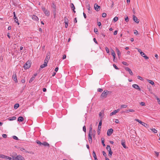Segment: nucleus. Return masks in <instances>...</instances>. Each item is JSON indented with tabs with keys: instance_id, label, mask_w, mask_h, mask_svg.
<instances>
[{
	"instance_id": "nucleus-42",
	"label": "nucleus",
	"mask_w": 160,
	"mask_h": 160,
	"mask_svg": "<svg viewBox=\"0 0 160 160\" xmlns=\"http://www.w3.org/2000/svg\"><path fill=\"white\" fill-rule=\"evenodd\" d=\"M92 155H93V157L94 158H96V157H97L96 154V153H95V151H93Z\"/></svg>"
},
{
	"instance_id": "nucleus-37",
	"label": "nucleus",
	"mask_w": 160,
	"mask_h": 160,
	"mask_svg": "<svg viewBox=\"0 0 160 160\" xmlns=\"http://www.w3.org/2000/svg\"><path fill=\"white\" fill-rule=\"evenodd\" d=\"M5 158L6 159H8L9 160H14L13 159H12L11 158L9 157L8 156H6L5 157Z\"/></svg>"
},
{
	"instance_id": "nucleus-46",
	"label": "nucleus",
	"mask_w": 160,
	"mask_h": 160,
	"mask_svg": "<svg viewBox=\"0 0 160 160\" xmlns=\"http://www.w3.org/2000/svg\"><path fill=\"white\" fill-rule=\"evenodd\" d=\"M89 133H91V134H92V128L90 127L89 128Z\"/></svg>"
},
{
	"instance_id": "nucleus-10",
	"label": "nucleus",
	"mask_w": 160,
	"mask_h": 160,
	"mask_svg": "<svg viewBox=\"0 0 160 160\" xmlns=\"http://www.w3.org/2000/svg\"><path fill=\"white\" fill-rule=\"evenodd\" d=\"M125 70L128 72L131 75H133V73L131 70V69L128 67H125Z\"/></svg>"
},
{
	"instance_id": "nucleus-41",
	"label": "nucleus",
	"mask_w": 160,
	"mask_h": 160,
	"mask_svg": "<svg viewBox=\"0 0 160 160\" xmlns=\"http://www.w3.org/2000/svg\"><path fill=\"white\" fill-rule=\"evenodd\" d=\"M94 31L95 33L96 34H97V33L98 32V30L96 28H94Z\"/></svg>"
},
{
	"instance_id": "nucleus-54",
	"label": "nucleus",
	"mask_w": 160,
	"mask_h": 160,
	"mask_svg": "<svg viewBox=\"0 0 160 160\" xmlns=\"http://www.w3.org/2000/svg\"><path fill=\"white\" fill-rule=\"evenodd\" d=\"M138 79H139L140 80H142V81L143 80V79L142 78L139 76H138Z\"/></svg>"
},
{
	"instance_id": "nucleus-56",
	"label": "nucleus",
	"mask_w": 160,
	"mask_h": 160,
	"mask_svg": "<svg viewBox=\"0 0 160 160\" xmlns=\"http://www.w3.org/2000/svg\"><path fill=\"white\" fill-rule=\"evenodd\" d=\"M125 21L127 22H128V21L129 20L128 17H127L126 18H125Z\"/></svg>"
},
{
	"instance_id": "nucleus-44",
	"label": "nucleus",
	"mask_w": 160,
	"mask_h": 160,
	"mask_svg": "<svg viewBox=\"0 0 160 160\" xmlns=\"http://www.w3.org/2000/svg\"><path fill=\"white\" fill-rule=\"evenodd\" d=\"M140 104L142 106H145V103L144 102H141L140 103Z\"/></svg>"
},
{
	"instance_id": "nucleus-43",
	"label": "nucleus",
	"mask_w": 160,
	"mask_h": 160,
	"mask_svg": "<svg viewBox=\"0 0 160 160\" xmlns=\"http://www.w3.org/2000/svg\"><path fill=\"white\" fill-rule=\"evenodd\" d=\"M107 14L105 13H103L102 14V16L103 18H105L106 17Z\"/></svg>"
},
{
	"instance_id": "nucleus-45",
	"label": "nucleus",
	"mask_w": 160,
	"mask_h": 160,
	"mask_svg": "<svg viewBox=\"0 0 160 160\" xmlns=\"http://www.w3.org/2000/svg\"><path fill=\"white\" fill-rule=\"evenodd\" d=\"M122 63L123 64L126 66H128V64L127 63V62H122Z\"/></svg>"
},
{
	"instance_id": "nucleus-50",
	"label": "nucleus",
	"mask_w": 160,
	"mask_h": 160,
	"mask_svg": "<svg viewBox=\"0 0 160 160\" xmlns=\"http://www.w3.org/2000/svg\"><path fill=\"white\" fill-rule=\"evenodd\" d=\"M102 153L103 154V155L106 157L107 154L106 153V152L104 151H102Z\"/></svg>"
},
{
	"instance_id": "nucleus-59",
	"label": "nucleus",
	"mask_w": 160,
	"mask_h": 160,
	"mask_svg": "<svg viewBox=\"0 0 160 160\" xmlns=\"http://www.w3.org/2000/svg\"><path fill=\"white\" fill-rule=\"evenodd\" d=\"M115 122L116 123H118L119 121L118 119H116L115 120Z\"/></svg>"
},
{
	"instance_id": "nucleus-27",
	"label": "nucleus",
	"mask_w": 160,
	"mask_h": 160,
	"mask_svg": "<svg viewBox=\"0 0 160 160\" xmlns=\"http://www.w3.org/2000/svg\"><path fill=\"white\" fill-rule=\"evenodd\" d=\"M70 7L72 10V9H75L74 4L72 3L71 4Z\"/></svg>"
},
{
	"instance_id": "nucleus-5",
	"label": "nucleus",
	"mask_w": 160,
	"mask_h": 160,
	"mask_svg": "<svg viewBox=\"0 0 160 160\" xmlns=\"http://www.w3.org/2000/svg\"><path fill=\"white\" fill-rule=\"evenodd\" d=\"M15 160H25L24 158L22 156L19 155L15 158Z\"/></svg>"
},
{
	"instance_id": "nucleus-20",
	"label": "nucleus",
	"mask_w": 160,
	"mask_h": 160,
	"mask_svg": "<svg viewBox=\"0 0 160 160\" xmlns=\"http://www.w3.org/2000/svg\"><path fill=\"white\" fill-rule=\"evenodd\" d=\"M116 51H117V53L118 55V57L119 58L120 56L121 55V52L119 49L118 48H116Z\"/></svg>"
},
{
	"instance_id": "nucleus-21",
	"label": "nucleus",
	"mask_w": 160,
	"mask_h": 160,
	"mask_svg": "<svg viewBox=\"0 0 160 160\" xmlns=\"http://www.w3.org/2000/svg\"><path fill=\"white\" fill-rule=\"evenodd\" d=\"M24 118L23 117L20 116L18 118V121L19 122H22L23 121Z\"/></svg>"
},
{
	"instance_id": "nucleus-24",
	"label": "nucleus",
	"mask_w": 160,
	"mask_h": 160,
	"mask_svg": "<svg viewBox=\"0 0 160 160\" xmlns=\"http://www.w3.org/2000/svg\"><path fill=\"white\" fill-rule=\"evenodd\" d=\"M135 112V110L133 109H129L126 110V112L127 113H128L129 112Z\"/></svg>"
},
{
	"instance_id": "nucleus-8",
	"label": "nucleus",
	"mask_w": 160,
	"mask_h": 160,
	"mask_svg": "<svg viewBox=\"0 0 160 160\" xmlns=\"http://www.w3.org/2000/svg\"><path fill=\"white\" fill-rule=\"evenodd\" d=\"M94 8L97 11H98L100 9V6H98L97 4L95 3L94 4Z\"/></svg>"
},
{
	"instance_id": "nucleus-23",
	"label": "nucleus",
	"mask_w": 160,
	"mask_h": 160,
	"mask_svg": "<svg viewBox=\"0 0 160 160\" xmlns=\"http://www.w3.org/2000/svg\"><path fill=\"white\" fill-rule=\"evenodd\" d=\"M121 144L123 146V147L125 148H126L127 147L125 145V142L124 141H122Z\"/></svg>"
},
{
	"instance_id": "nucleus-28",
	"label": "nucleus",
	"mask_w": 160,
	"mask_h": 160,
	"mask_svg": "<svg viewBox=\"0 0 160 160\" xmlns=\"http://www.w3.org/2000/svg\"><path fill=\"white\" fill-rule=\"evenodd\" d=\"M19 104L18 103L15 104L14 106V109H17L19 107Z\"/></svg>"
},
{
	"instance_id": "nucleus-19",
	"label": "nucleus",
	"mask_w": 160,
	"mask_h": 160,
	"mask_svg": "<svg viewBox=\"0 0 160 160\" xmlns=\"http://www.w3.org/2000/svg\"><path fill=\"white\" fill-rule=\"evenodd\" d=\"M42 145H43L44 146H47L48 147H49V144L46 142H44L43 143H42Z\"/></svg>"
},
{
	"instance_id": "nucleus-16",
	"label": "nucleus",
	"mask_w": 160,
	"mask_h": 160,
	"mask_svg": "<svg viewBox=\"0 0 160 160\" xmlns=\"http://www.w3.org/2000/svg\"><path fill=\"white\" fill-rule=\"evenodd\" d=\"M119 110H120L119 109H118L117 110H114L113 112H112L110 113V116H111L113 115L116 114V113H117L118 112Z\"/></svg>"
},
{
	"instance_id": "nucleus-38",
	"label": "nucleus",
	"mask_w": 160,
	"mask_h": 160,
	"mask_svg": "<svg viewBox=\"0 0 160 160\" xmlns=\"http://www.w3.org/2000/svg\"><path fill=\"white\" fill-rule=\"evenodd\" d=\"M155 96L156 98L158 100V103L159 104H160V99L155 95Z\"/></svg>"
},
{
	"instance_id": "nucleus-11",
	"label": "nucleus",
	"mask_w": 160,
	"mask_h": 160,
	"mask_svg": "<svg viewBox=\"0 0 160 160\" xmlns=\"http://www.w3.org/2000/svg\"><path fill=\"white\" fill-rule=\"evenodd\" d=\"M12 79L14 80L15 82H18V80L17 79V76L16 74H13L12 76Z\"/></svg>"
},
{
	"instance_id": "nucleus-29",
	"label": "nucleus",
	"mask_w": 160,
	"mask_h": 160,
	"mask_svg": "<svg viewBox=\"0 0 160 160\" xmlns=\"http://www.w3.org/2000/svg\"><path fill=\"white\" fill-rule=\"evenodd\" d=\"M143 126H144L145 127L148 128L149 127V125L144 122L142 124Z\"/></svg>"
},
{
	"instance_id": "nucleus-53",
	"label": "nucleus",
	"mask_w": 160,
	"mask_h": 160,
	"mask_svg": "<svg viewBox=\"0 0 160 160\" xmlns=\"http://www.w3.org/2000/svg\"><path fill=\"white\" fill-rule=\"evenodd\" d=\"M106 51L107 53H109V49L108 48L106 47Z\"/></svg>"
},
{
	"instance_id": "nucleus-13",
	"label": "nucleus",
	"mask_w": 160,
	"mask_h": 160,
	"mask_svg": "<svg viewBox=\"0 0 160 160\" xmlns=\"http://www.w3.org/2000/svg\"><path fill=\"white\" fill-rule=\"evenodd\" d=\"M141 55L143 57H144V58L145 59H148L149 58L147 56H146L145 55V53H144L143 52H141Z\"/></svg>"
},
{
	"instance_id": "nucleus-58",
	"label": "nucleus",
	"mask_w": 160,
	"mask_h": 160,
	"mask_svg": "<svg viewBox=\"0 0 160 160\" xmlns=\"http://www.w3.org/2000/svg\"><path fill=\"white\" fill-rule=\"evenodd\" d=\"M21 82L22 83H24L25 82V79H22L21 80Z\"/></svg>"
},
{
	"instance_id": "nucleus-17",
	"label": "nucleus",
	"mask_w": 160,
	"mask_h": 160,
	"mask_svg": "<svg viewBox=\"0 0 160 160\" xmlns=\"http://www.w3.org/2000/svg\"><path fill=\"white\" fill-rule=\"evenodd\" d=\"M32 19L36 21H38V17L36 15H33L32 17Z\"/></svg>"
},
{
	"instance_id": "nucleus-60",
	"label": "nucleus",
	"mask_w": 160,
	"mask_h": 160,
	"mask_svg": "<svg viewBox=\"0 0 160 160\" xmlns=\"http://www.w3.org/2000/svg\"><path fill=\"white\" fill-rule=\"evenodd\" d=\"M98 25L99 27H100V26L101 25V22H98Z\"/></svg>"
},
{
	"instance_id": "nucleus-48",
	"label": "nucleus",
	"mask_w": 160,
	"mask_h": 160,
	"mask_svg": "<svg viewBox=\"0 0 160 160\" xmlns=\"http://www.w3.org/2000/svg\"><path fill=\"white\" fill-rule=\"evenodd\" d=\"M6 156L3 154H0V158H5Z\"/></svg>"
},
{
	"instance_id": "nucleus-2",
	"label": "nucleus",
	"mask_w": 160,
	"mask_h": 160,
	"mask_svg": "<svg viewBox=\"0 0 160 160\" xmlns=\"http://www.w3.org/2000/svg\"><path fill=\"white\" fill-rule=\"evenodd\" d=\"M42 9L43 12H44V14L46 16H48L50 15V12L48 10L46 9V8L43 7H42Z\"/></svg>"
},
{
	"instance_id": "nucleus-63",
	"label": "nucleus",
	"mask_w": 160,
	"mask_h": 160,
	"mask_svg": "<svg viewBox=\"0 0 160 160\" xmlns=\"http://www.w3.org/2000/svg\"><path fill=\"white\" fill-rule=\"evenodd\" d=\"M13 18H14V19H15L16 20H17V18L16 17V15H14V16H13Z\"/></svg>"
},
{
	"instance_id": "nucleus-26",
	"label": "nucleus",
	"mask_w": 160,
	"mask_h": 160,
	"mask_svg": "<svg viewBox=\"0 0 160 160\" xmlns=\"http://www.w3.org/2000/svg\"><path fill=\"white\" fill-rule=\"evenodd\" d=\"M101 141H102V143L103 145V146L104 147L105 146V145L104 144V138H101Z\"/></svg>"
},
{
	"instance_id": "nucleus-32",
	"label": "nucleus",
	"mask_w": 160,
	"mask_h": 160,
	"mask_svg": "<svg viewBox=\"0 0 160 160\" xmlns=\"http://www.w3.org/2000/svg\"><path fill=\"white\" fill-rule=\"evenodd\" d=\"M35 78L33 77V76L32 77L30 78L29 81V82L31 83V82L35 79Z\"/></svg>"
},
{
	"instance_id": "nucleus-12",
	"label": "nucleus",
	"mask_w": 160,
	"mask_h": 160,
	"mask_svg": "<svg viewBox=\"0 0 160 160\" xmlns=\"http://www.w3.org/2000/svg\"><path fill=\"white\" fill-rule=\"evenodd\" d=\"M111 54L113 57V60L114 62L115 59V56H116L115 53L114 52V50H113L111 49Z\"/></svg>"
},
{
	"instance_id": "nucleus-47",
	"label": "nucleus",
	"mask_w": 160,
	"mask_h": 160,
	"mask_svg": "<svg viewBox=\"0 0 160 160\" xmlns=\"http://www.w3.org/2000/svg\"><path fill=\"white\" fill-rule=\"evenodd\" d=\"M12 137H13V138L14 139H15L16 140H18V138L17 137H16V136H13Z\"/></svg>"
},
{
	"instance_id": "nucleus-40",
	"label": "nucleus",
	"mask_w": 160,
	"mask_h": 160,
	"mask_svg": "<svg viewBox=\"0 0 160 160\" xmlns=\"http://www.w3.org/2000/svg\"><path fill=\"white\" fill-rule=\"evenodd\" d=\"M134 33L136 35H137L138 34V31L136 30H134Z\"/></svg>"
},
{
	"instance_id": "nucleus-30",
	"label": "nucleus",
	"mask_w": 160,
	"mask_h": 160,
	"mask_svg": "<svg viewBox=\"0 0 160 160\" xmlns=\"http://www.w3.org/2000/svg\"><path fill=\"white\" fill-rule=\"evenodd\" d=\"M100 119L101 120H100V121H99V124H98V125L99 126H101V125H102V117H101Z\"/></svg>"
},
{
	"instance_id": "nucleus-31",
	"label": "nucleus",
	"mask_w": 160,
	"mask_h": 160,
	"mask_svg": "<svg viewBox=\"0 0 160 160\" xmlns=\"http://www.w3.org/2000/svg\"><path fill=\"white\" fill-rule=\"evenodd\" d=\"M154 133H157V130L155 128L150 129Z\"/></svg>"
},
{
	"instance_id": "nucleus-49",
	"label": "nucleus",
	"mask_w": 160,
	"mask_h": 160,
	"mask_svg": "<svg viewBox=\"0 0 160 160\" xmlns=\"http://www.w3.org/2000/svg\"><path fill=\"white\" fill-rule=\"evenodd\" d=\"M36 142L37 144H39L40 145H42V143L39 141H38V140Z\"/></svg>"
},
{
	"instance_id": "nucleus-22",
	"label": "nucleus",
	"mask_w": 160,
	"mask_h": 160,
	"mask_svg": "<svg viewBox=\"0 0 160 160\" xmlns=\"http://www.w3.org/2000/svg\"><path fill=\"white\" fill-rule=\"evenodd\" d=\"M50 52H48L47 54V56L45 58V59L49 60L50 59Z\"/></svg>"
},
{
	"instance_id": "nucleus-9",
	"label": "nucleus",
	"mask_w": 160,
	"mask_h": 160,
	"mask_svg": "<svg viewBox=\"0 0 160 160\" xmlns=\"http://www.w3.org/2000/svg\"><path fill=\"white\" fill-rule=\"evenodd\" d=\"M133 19L137 23H138L139 22V20L134 15H133Z\"/></svg>"
},
{
	"instance_id": "nucleus-35",
	"label": "nucleus",
	"mask_w": 160,
	"mask_h": 160,
	"mask_svg": "<svg viewBox=\"0 0 160 160\" xmlns=\"http://www.w3.org/2000/svg\"><path fill=\"white\" fill-rule=\"evenodd\" d=\"M106 149L108 151L111 150L110 145H107Z\"/></svg>"
},
{
	"instance_id": "nucleus-36",
	"label": "nucleus",
	"mask_w": 160,
	"mask_h": 160,
	"mask_svg": "<svg viewBox=\"0 0 160 160\" xmlns=\"http://www.w3.org/2000/svg\"><path fill=\"white\" fill-rule=\"evenodd\" d=\"M46 66L44 64H43L42 65H41L40 66V68L39 69V71L40 70H41V68H44V67H46Z\"/></svg>"
},
{
	"instance_id": "nucleus-14",
	"label": "nucleus",
	"mask_w": 160,
	"mask_h": 160,
	"mask_svg": "<svg viewBox=\"0 0 160 160\" xmlns=\"http://www.w3.org/2000/svg\"><path fill=\"white\" fill-rule=\"evenodd\" d=\"M92 134L91 133H88V141L90 143H92Z\"/></svg>"
},
{
	"instance_id": "nucleus-62",
	"label": "nucleus",
	"mask_w": 160,
	"mask_h": 160,
	"mask_svg": "<svg viewBox=\"0 0 160 160\" xmlns=\"http://www.w3.org/2000/svg\"><path fill=\"white\" fill-rule=\"evenodd\" d=\"M66 55H63L62 58L63 59H64L66 58Z\"/></svg>"
},
{
	"instance_id": "nucleus-64",
	"label": "nucleus",
	"mask_w": 160,
	"mask_h": 160,
	"mask_svg": "<svg viewBox=\"0 0 160 160\" xmlns=\"http://www.w3.org/2000/svg\"><path fill=\"white\" fill-rule=\"evenodd\" d=\"M58 70V67H56L55 69V71L56 72H57Z\"/></svg>"
},
{
	"instance_id": "nucleus-34",
	"label": "nucleus",
	"mask_w": 160,
	"mask_h": 160,
	"mask_svg": "<svg viewBox=\"0 0 160 160\" xmlns=\"http://www.w3.org/2000/svg\"><path fill=\"white\" fill-rule=\"evenodd\" d=\"M128 106V105H121V108H126Z\"/></svg>"
},
{
	"instance_id": "nucleus-33",
	"label": "nucleus",
	"mask_w": 160,
	"mask_h": 160,
	"mask_svg": "<svg viewBox=\"0 0 160 160\" xmlns=\"http://www.w3.org/2000/svg\"><path fill=\"white\" fill-rule=\"evenodd\" d=\"M109 153H108V156L110 157H111L112 155V151L111 150L108 151Z\"/></svg>"
},
{
	"instance_id": "nucleus-1",
	"label": "nucleus",
	"mask_w": 160,
	"mask_h": 160,
	"mask_svg": "<svg viewBox=\"0 0 160 160\" xmlns=\"http://www.w3.org/2000/svg\"><path fill=\"white\" fill-rule=\"evenodd\" d=\"M109 92L108 90H104L101 94V97L103 98H106L107 97V95L109 93Z\"/></svg>"
},
{
	"instance_id": "nucleus-6",
	"label": "nucleus",
	"mask_w": 160,
	"mask_h": 160,
	"mask_svg": "<svg viewBox=\"0 0 160 160\" xmlns=\"http://www.w3.org/2000/svg\"><path fill=\"white\" fill-rule=\"evenodd\" d=\"M113 129L112 128L109 129L108 130L107 132V135L108 136H110L113 132Z\"/></svg>"
},
{
	"instance_id": "nucleus-61",
	"label": "nucleus",
	"mask_w": 160,
	"mask_h": 160,
	"mask_svg": "<svg viewBox=\"0 0 160 160\" xmlns=\"http://www.w3.org/2000/svg\"><path fill=\"white\" fill-rule=\"evenodd\" d=\"M118 31L117 30L115 31L114 32V35H116L117 34Z\"/></svg>"
},
{
	"instance_id": "nucleus-39",
	"label": "nucleus",
	"mask_w": 160,
	"mask_h": 160,
	"mask_svg": "<svg viewBox=\"0 0 160 160\" xmlns=\"http://www.w3.org/2000/svg\"><path fill=\"white\" fill-rule=\"evenodd\" d=\"M118 20V18L117 17H115L113 18V21L116 22Z\"/></svg>"
},
{
	"instance_id": "nucleus-15",
	"label": "nucleus",
	"mask_w": 160,
	"mask_h": 160,
	"mask_svg": "<svg viewBox=\"0 0 160 160\" xmlns=\"http://www.w3.org/2000/svg\"><path fill=\"white\" fill-rule=\"evenodd\" d=\"M132 87L135 88L140 91L141 89L140 88L139 86L137 84H134L132 85Z\"/></svg>"
},
{
	"instance_id": "nucleus-4",
	"label": "nucleus",
	"mask_w": 160,
	"mask_h": 160,
	"mask_svg": "<svg viewBox=\"0 0 160 160\" xmlns=\"http://www.w3.org/2000/svg\"><path fill=\"white\" fill-rule=\"evenodd\" d=\"M31 63L29 61H28L23 66V67L25 69L29 68L31 66Z\"/></svg>"
},
{
	"instance_id": "nucleus-25",
	"label": "nucleus",
	"mask_w": 160,
	"mask_h": 160,
	"mask_svg": "<svg viewBox=\"0 0 160 160\" xmlns=\"http://www.w3.org/2000/svg\"><path fill=\"white\" fill-rule=\"evenodd\" d=\"M147 81L149 83H150L152 85H153L154 84V82L151 80L148 79Z\"/></svg>"
},
{
	"instance_id": "nucleus-7",
	"label": "nucleus",
	"mask_w": 160,
	"mask_h": 160,
	"mask_svg": "<svg viewBox=\"0 0 160 160\" xmlns=\"http://www.w3.org/2000/svg\"><path fill=\"white\" fill-rule=\"evenodd\" d=\"M64 23H65V27L67 28L68 26V20L66 17H65L64 18Z\"/></svg>"
},
{
	"instance_id": "nucleus-51",
	"label": "nucleus",
	"mask_w": 160,
	"mask_h": 160,
	"mask_svg": "<svg viewBox=\"0 0 160 160\" xmlns=\"http://www.w3.org/2000/svg\"><path fill=\"white\" fill-rule=\"evenodd\" d=\"M2 136L4 138H6L7 137V136L6 134H2Z\"/></svg>"
},
{
	"instance_id": "nucleus-3",
	"label": "nucleus",
	"mask_w": 160,
	"mask_h": 160,
	"mask_svg": "<svg viewBox=\"0 0 160 160\" xmlns=\"http://www.w3.org/2000/svg\"><path fill=\"white\" fill-rule=\"evenodd\" d=\"M52 7L53 8V13L54 15V18H55L56 15V5L54 3H52Z\"/></svg>"
},
{
	"instance_id": "nucleus-18",
	"label": "nucleus",
	"mask_w": 160,
	"mask_h": 160,
	"mask_svg": "<svg viewBox=\"0 0 160 160\" xmlns=\"http://www.w3.org/2000/svg\"><path fill=\"white\" fill-rule=\"evenodd\" d=\"M16 117L15 116H13L11 117H9L8 118V120L9 121H12L16 120Z\"/></svg>"
},
{
	"instance_id": "nucleus-57",
	"label": "nucleus",
	"mask_w": 160,
	"mask_h": 160,
	"mask_svg": "<svg viewBox=\"0 0 160 160\" xmlns=\"http://www.w3.org/2000/svg\"><path fill=\"white\" fill-rule=\"evenodd\" d=\"M113 66L116 69H118V68L114 64H113Z\"/></svg>"
},
{
	"instance_id": "nucleus-52",
	"label": "nucleus",
	"mask_w": 160,
	"mask_h": 160,
	"mask_svg": "<svg viewBox=\"0 0 160 160\" xmlns=\"http://www.w3.org/2000/svg\"><path fill=\"white\" fill-rule=\"evenodd\" d=\"M83 131L85 132H86V127L84 126L83 127Z\"/></svg>"
},
{
	"instance_id": "nucleus-55",
	"label": "nucleus",
	"mask_w": 160,
	"mask_h": 160,
	"mask_svg": "<svg viewBox=\"0 0 160 160\" xmlns=\"http://www.w3.org/2000/svg\"><path fill=\"white\" fill-rule=\"evenodd\" d=\"M98 92H102L103 91V90L101 88H99L98 89Z\"/></svg>"
}]
</instances>
